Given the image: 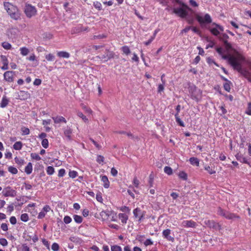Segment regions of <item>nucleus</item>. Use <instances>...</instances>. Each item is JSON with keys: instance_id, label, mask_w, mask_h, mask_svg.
<instances>
[{"instance_id": "52", "label": "nucleus", "mask_w": 251, "mask_h": 251, "mask_svg": "<svg viewBox=\"0 0 251 251\" xmlns=\"http://www.w3.org/2000/svg\"><path fill=\"white\" fill-rule=\"evenodd\" d=\"M41 144L44 148L47 149L49 146L48 140L47 139H43L42 141Z\"/></svg>"}, {"instance_id": "60", "label": "nucleus", "mask_w": 251, "mask_h": 251, "mask_svg": "<svg viewBox=\"0 0 251 251\" xmlns=\"http://www.w3.org/2000/svg\"><path fill=\"white\" fill-rule=\"evenodd\" d=\"M23 135H28L29 134V129L27 127H23L22 128Z\"/></svg>"}, {"instance_id": "50", "label": "nucleus", "mask_w": 251, "mask_h": 251, "mask_svg": "<svg viewBox=\"0 0 251 251\" xmlns=\"http://www.w3.org/2000/svg\"><path fill=\"white\" fill-rule=\"evenodd\" d=\"M31 157L36 160L39 161L41 159V157L37 153H31Z\"/></svg>"}, {"instance_id": "51", "label": "nucleus", "mask_w": 251, "mask_h": 251, "mask_svg": "<svg viewBox=\"0 0 251 251\" xmlns=\"http://www.w3.org/2000/svg\"><path fill=\"white\" fill-rule=\"evenodd\" d=\"M69 176L71 178H75L77 176V172L75 171H71L69 172Z\"/></svg>"}, {"instance_id": "38", "label": "nucleus", "mask_w": 251, "mask_h": 251, "mask_svg": "<svg viewBox=\"0 0 251 251\" xmlns=\"http://www.w3.org/2000/svg\"><path fill=\"white\" fill-rule=\"evenodd\" d=\"M47 173L49 175H52L54 173V169L52 166H48L46 169Z\"/></svg>"}, {"instance_id": "29", "label": "nucleus", "mask_w": 251, "mask_h": 251, "mask_svg": "<svg viewBox=\"0 0 251 251\" xmlns=\"http://www.w3.org/2000/svg\"><path fill=\"white\" fill-rule=\"evenodd\" d=\"M23 147V144L20 141H17L13 145V148L15 150H20L22 149Z\"/></svg>"}, {"instance_id": "57", "label": "nucleus", "mask_w": 251, "mask_h": 251, "mask_svg": "<svg viewBox=\"0 0 251 251\" xmlns=\"http://www.w3.org/2000/svg\"><path fill=\"white\" fill-rule=\"evenodd\" d=\"M59 247L57 243H54L52 244V245L51 246V249L53 251H58L59 250Z\"/></svg>"}, {"instance_id": "31", "label": "nucleus", "mask_w": 251, "mask_h": 251, "mask_svg": "<svg viewBox=\"0 0 251 251\" xmlns=\"http://www.w3.org/2000/svg\"><path fill=\"white\" fill-rule=\"evenodd\" d=\"M226 80V82L224 84V88L226 91L228 92H229L231 89L230 84L231 82L229 81H227L226 79H225Z\"/></svg>"}, {"instance_id": "1", "label": "nucleus", "mask_w": 251, "mask_h": 251, "mask_svg": "<svg viewBox=\"0 0 251 251\" xmlns=\"http://www.w3.org/2000/svg\"><path fill=\"white\" fill-rule=\"evenodd\" d=\"M216 50L223 59L228 61L234 69L237 70L242 76L251 82V72L242 66V62L245 60V57L242 54L238 52L232 55L225 54L224 50L222 48H218Z\"/></svg>"}, {"instance_id": "61", "label": "nucleus", "mask_w": 251, "mask_h": 251, "mask_svg": "<svg viewBox=\"0 0 251 251\" xmlns=\"http://www.w3.org/2000/svg\"><path fill=\"white\" fill-rule=\"evenodd\" d=\"M65 174V170L64 169H61L58 171V176L62 177Z\"/></svg>"}, {"instance_id": "37", "label": "nucleus", "mask_w": 251, "mask_h": 251, "mask_svg": "<svg viewBox=\"0 0 251 251\" xmlns=\"http://www.w3.org/2000/svg\"><path fill=\"white\" fill-rule=\"evenodd\" d=\"M15 161L17 164H18L20 166L23 165L25 163L24 159H22L20 157H16L15 158Z\"/></svg>"}, {"instance_id": "13", "label": "nucleus", "mask_w": 251, "mask_h": 251, "mask_svg": "<svg viewBox=\"0 0 251 251\" xmlns=\"http://www.w3.org/2000/svg\"><path fill=\"white\" fill-rule=\"evenodd\" d=\"M114 53L108 50H106V52L104 54L99 56V58L104 61H106L114 57Z\"/></svg>"}, {"instance_id": "17", "label": "nucleus", "mask_w": 251, "mask_h": 251, "mask_svg": "<svg viewBox=\"0 0 251 251\" xmlns=\"http://www.w3.org/2000/svg\"><path fill=\"white\" fill-rule=\"evenodd\" d=\"M235 157L237 160L241 163L250 164L249 159L247 157H244L243 154L240 153H238L235 155Z\"/></svg>"}, {"instance_id": "42", "label": "nucleus", "mask_w": 251, "mask_h": 251, "mask_svg": "<svg viewBox=\"0 0 251 251\" xmlns=\"http://www.w3.org/2000/svg\"><path fill=\"white\" fill-rule=\"evenodd\" d=\"M82 108L85 111V112L86 113H88L89 114H93V111L91 110V109L89 107H87L86 105L82 104Z\"/></svg>"}, {"instance_id": "19", "label": "nucleus", "mask_w": 251, "mask_h": 251, "mask_svg": "<svg viewBox=\"0 0 251 251\" xmlns=\"http://www.w3.org/2000/svg\"><path fill=\"white\" fill-rule=\"evenodd\" d=\"M171 230L169 229H167L163 230L162 232L163 236L164 238L166 239L167 240L169 241L174 242V237L171 236L170 235L171 234Z\"/></svg>"}, {"instance_id": "15", "label": "nucleus", "mask_w": 251, "mask_h": 251, "mask_svg": "<svg viewBox=\"0 0 251 251\" xmlns=\"http://www.w3.org/2000/svg\"><path fill=\"white\" fill-rule=\"evenodd\" d=\"M64 135L66 138V139L68 141L72 140V136L71 135L72 134L73 130L71 128V127L67 126L66 127L64 128Z\"/></svg>"}, {"instance_id": "35", "label": "nucleus", "mask_w": 251, "mask_h": 251, "mask_svg": "<svg viewBox=\"0 0 251 251\" xmlns=\"http://www.w3.org/2000/svg\"><path fill=\"white\" fill-rule=\"evenodd\" d=\"M178 176L179 178L184 180H186L187 179V175L183 171H181L179 173Z\"/></svg>"}, {"instance_id": "9", "label": "nucleus", "mask_w": 251, "mask_h": 251, "mask_svg": "<svg viewBox=\"0 0 251 251\" xmlns=\"http://www.w3.org/2000/svg\"><path fill=\"white\" fill-rule=\"evenodd\" d=\"M204 224L210 228H213L215 230H220L222 228L221 226L213 220H205L204 221Z\"/></svg>"}, {"instance_id": "30", "label": "nucleus", "mask_w": 251, "mask_h": 251, "mask_svg": "<svg viewBox=\"0 0 251 251\" xmlns=\"http://www.w3.org/2000/svg\"><path fill=\"white\" fill-rule=\"evenodd\" d=\"M76 114L79 117L81 118L84 122L87 123L88 122V119L81 112L77 111Z\"/></svg>"}, {"instance_id": "3", "label": "nucleus", "mask_w": 251, "mask_h": 251, "mask_svg": "<svg viewBox=\"0 0 251 251\" xmlns=\"http://www.w3.org/2000/svg\"><path fill=\"white\" fill-rule=\"evenodd\" d=\"M217 214L221 216L225 217L226 219L232 221H235L240 218L238 215L224 210L221 207L218 208Z\"/></svg>"}, {"instance_id": "26", "label": "nucleus", "mask_w": 251, "mask_h": 251, "mask_svg": "<svg viewBox=\"0 0 251 251\" xmlns=\"http://www.w3.org/2000/svg\"><path fill=\"white\" fill-rule=\"evenodd\" d=\"M9 100L6 96H3L0 103V107L1 108L5 107L8 104Z\"/></svg>"}, {"instance_id": "48", "label": "nucleus", "mask_w": 251, "mask_h": 251, "mask_svg": "<svg viewBox=\"0 0 251 251\" xmlns=\"http://www.w3.org/2000/svg\"><path fill=\"white\" fill-rule=\"evenodd\" d=\"M204 169L210 175L214 174L216 173V171L213 170L209 166H205Z\"/></svg>"}, {"instance_id": "2", "label": "nucleus", "mask_w": 251, "mask_h": 251, "mask_svg": "<svg viewBox=\"0 0 251 251\" xmlns=\"http://www.w3.org/2000/svg\"><path fill=\"white\" fill-rule=\"evenodd\" d=\"M4 7L11 18L16 20L20 19V14L16 6L9 2H4Z\"/></svg>"}, {"instance_id": "21", "label": "nucleus", "mask_w": 251, "mask_h": 251, "mask_svg": "<svg viewBox=\"0 0 251 251\" xmlns=\"http://www.w3.org/2000/svg\"><path fill=\"white\" fill-rule=\"evenodd\" d=\"M101 181L103 183V186L105 188H109L110 182L106 176H100Z\"/></svg>"}, {"instance_id": "28", "label": "nucleus", "mask_w": 251, "mask_h": 251, "mask_svg": "<svg viewBox=\"0 0 251 251\" xmlns=\"http://www.w3.org/2000/svg\"><path fill=\"white\" fill-rule=\"evenodd\" d=\"M21 54L23 56H26L29 52V50L26 47H22L20 49Z\"/></svg>"}, {"instance_id": "23", "label": "nucleus", "mask_w": 251, "mask_h": 251, "mask_svg": "<svg viewBox=\"0 0 251 251\" xmlns=\"http://www.w3.org/2000/svg\"><path fill=\"white\" fill-rule=\"evenodd\" d=\"M57 55L58 57L64 58H68L70 56L69 52L65 51H60L57 52Z\"/></svg>"}, {"instance_id": "25", "label": "nucleus", "mask_w": 251, "mask_h": 251, "mask_svg": "<svg viewBox=\"0 0 251 251\" xmlns=\"http://www.w3.org/2000/svg\"><path fill=\"white\" fill-rule=\"evenodd\" d=\"M32 164L29 162L27 166L25 167V172L27 175H30L32 172Z\"/></svg>"}, {"instance_id": "16", "label": "nucleus", "mask_w": 251, "mask_h": 251, "mask_svg": "<svg viewBox=\"0 0 251 251\" xmlns=\"http://www.w3.org/2000/svg\"><path fill=\"white\" fill-rule=\"evenodd\" d=\"M30 97V94L26 91H20L17 96V99L21 100H25Z\"/></svg>"}, {"instance_id": "56", "label": "nucleus", "mask_w": 251, "mask_h": 251, "mask_svg": "<svg viewBox=\"0 0 251 251\" xmlns=\"http://www.w3.org/2000/svg\"><path fill=\"white\" fill-rule=\"evenodd\" d=\"M206 60H207V62L208 64L212 65V64H214L216 66H218V64L214 61V60L212 58H211L210 57H208L207 58Z\"/></svg>"}, {"instance_id": "43", "label": "nucleus", "mask_w": 251, "mask_h": 251, "mask_svg": "<svg viewBox=\"0 0 251 251\" xmlns=\"http://www.w3.org/2000/svg\"><path fill=\"white\" fill-rule=\"evenodd\" d=\"M45 58L49 61H52L54 60L55 56L52 54L49 53L45 55Z\"/></svg>"}, {"instance_id": "14", "label": "nucleus", "mask_w": 251, "mask_h": 251, "mask_svg": "<svg viewBox=\"0 0 251 251\" xmlns=\"http://www.w3.org/2000/svg\"><path fill=\"white\" fill-rule=\"evenodd\" d=\"M4 79L7 82H12L14 81V72L7 71L3 74Z\"/></svg>"}, {"instance_id": "27", "label": "nucleus", "mask_w": 251, "mask_h": 251, "mask_svg": "<svg viewBox=\"0 0 251 251\" xmlns=\"http://www.w3.org/2000/svg\"><path fill=\"white\" fill-rule=\"evenodd\" d=\"M189 162L192 165H195L196 166H199V160L196 157H191L189 159Z\"/></svg>"}, {"instance_id": "18", "label": "nucleus", "mask_w": 251, "mask_h": 251, "mask_svg": "<svg viewBox=\"0 0 251 251\" xmlns=\"http://www.w3.org/2000/svg\"><path fill=\"white\" fill-rule=\"evenodd\" d=\"M181 226L184 227H195L196 223L192 220H185L182 222Z\"/></svg>"}, {"instance_id": "33", "label": "nucleus", "mask_w": 251, "mask_h": 251, "mask_svg": "<svg viewBox=\"0 0 251 251\" xmlns=\"http://www.w3.org/2000/svg\"><path fill=\"white\" fill-rule=\"evenodd\" d=\"M73 218L75 222L77 224H80L82 222V217L79 215H74Z\"/></svg>"}, {"instance_id": "62", "label": "nucleus", "mask_w": 251, "mask_h": 251, "mask_svg": "<svg viewBox=\"0 0 251 251\" xmlns=\"http://www.w3.org/2000/svg\"><path fill=\"white\" fill-rule=\"evenodd\" d=\"M14 210V205L13 204H11L9 205L7 208V211L9 213H11Z\"/></svg>"}, {"instance_id": "24", "label": "nucleus", "mask_w": 251, "mask_h": 251, "mask_svg": "<svg viewBox=\"0 0 251 251\" xmlns=\"http://www.w3.org/2000/svg\"><path fill=\"white\" fill-rule=\"evenodd\" d=\"M119 219L123 224H126L128 220V216L125 213H120L118 215Z\"/></svg>"}, {"instance_id": "36", "label": "nucleus", "mask_w": 251, "mask_h": 251, "mask_svg": "<svg viewBox=\"0 0 251 251\" xmlns=\"http://www.w3.org/2000/svg\"><path fill=\"white\" fill-rule=\"evenodd\" d=\"M93 5L95 8L97 9L98 10L100 11L102 10V5L101 3L99 1H94L93 2Z\"/></svg>"}, {"instance_id": "12", "label": "nucleus", "mask_w": 251, "mask_h": 251, "mask_svg": "<svg viewBox=\"0 0 251 251\" xmlns=\"http://www.w3.org/2000/svg\"><path fill=\"white\" fill-rule=\"evenodd\" d=\"M2 193L4 197H14L16 196V192L10 187L3 189Z\"/></svg>"}, {"instance_id": "45", "label": "nucleus", "mask_w": 251, "mask_h": 251, "mask_svg": "<svg viewBox=\"0 0 251 251\" xmlns=\"http://www.w3.org/2000/svg\"><path fill=\"white\" fill-rule=\"evenodd\" d=\"M122 50L123 52L126 55H128L130 53V50L128 46H125L123 47L122 48Z\"/></svg>"}, {"instance_id": "64", "label": "nucleus", "mask_w": 251, "mask_h": 251, "mask_svg": "<svg viewBox=\"0 0 251 251\" xmlns=\"http://www.w3.org/2000/svg\"><path fill=\"white\" fill-rule=\"evenodd\" d=\"M246 113L249 115H251V102L248 103V110L246 112Z\"/></svg>"}, {"instance_id": "53", "label": "nucleus", "mask_w": 251, "mask_h": 251, "mask_svg": "<svg viewBox=\"0 0 251 251\" xmlns=\"http://www.w3.org/2000/svg\"><path fill=\"white\" fill-rule=\"evenodd\" d=\"M96 199L99 202L102 203L103 199L102 197V194L100 192H99L97 194Z\"/></svg>"}, {"instance_id": "40", "label": "nucleus", "mask_w": 251, "mask_h": 251, "mask_svg": "<svg viewBox=\"0 0 251 251\" xmlns=\"http://www.w3.org/2000/svg\"><path fill=\"white\" fill-rule=\"evenodd\" d=\"M165 84L161 83L158 85L157 92L161 94L164 90Z\"/></svg>"}, {"instance_id": "54", "label": "nucleus", "mask_w": 251, "mask_h": 251, "mask_svg": "<svg viewBox=\"0 0 251 251\" xmlns=\"http://www.w3.org/2000/svg\"><path fill=\"white\" fill-rule=\"evenodd\" d=\"M63 221L65 224H68L72 222V218L70 216H65L64 218Z\"/></svg>"}, {"instance_id": "34", "label": "nucleus", "mask_w": 251, "mask_h": 251, "mask_svg": "<svg viewBox=\"0 0 251 251\" xmlns=\"http://www.w3.org/2000/svg\"><path fill=\"white\" fill-rule=\"evenodd\" d=\"M2 47L5 50H9L12 48L11 45L7 42H4L1 44Z\"/></svg>"}, {"instance_id": "58", "label": "nucleus", "mask_w": 251, "mask_h": 251, "mask_svg": "<svg viewBox=\"0 0 251 251\" xmlns=\"http://www.w3.org/2000/svg\"><path fill=\"white\" fill-rule=\"evenodd\" d=\"M104 159V158L103 156L99 155L97 156V161L100 164V163L103 162Z\"/></svg>"}, {"instance_id": "11", "label": "nucleus", "mask_w": 251, "mask_h": 251, "mask_svg": "<svg viewBox=\"0 0 251 251\" xmlns=\"http://www.w3.org/2000/svg\"><path fill=\"white\" fill-rule=\"evenodd\" d=\"M219 39L224 42V44L227 50H229L231 48V46L229 43L228 42L227 39H228V36L224 33H221L220 35L218 36Z\"/></svg>"}, {"instance_id": "10", "label": "nucleus", "mask_w": 251, "mask_h": 251, "mask_svg": "<svg viewBox=\"0 0 251 251\" xmlns=\"http://www.w3.org/2000/svg\"><path fill=\"white\" fill-rule=\"evenodd\" d=\"M133 213L135 218H138V222H141L145 215L146 212L137 207L133 210Z\"/></svg>"}, {"instance_id": "46", "label": "nucleus", "mask_w": 251, "mask_h": 251, "mask_svg": "<svg viewBox=\"0 0 251 251\" xmlns=\"http://www.w3.org/2000/svg\"><path fill=\"white\" fill-rule=\"evenodd\" d=\"M0 60L1 61L2 63V64H8V60L7 59V58L6 56L3 55H1L0 56Z\"/></svg>"}, {"instance_id": "41", "label": "nucleus", "mask_w": 251, "mask_h": 251, "mask_svg": "<svg viewBox=\"0 0 251 251\" xmlns=\"http://www.w3.org/2000/svg\"><path fill=\"white\" fill-rule=\"evenodd\" d=\"M164 172L168 175H171L173 174L172 169L168 166L165 167L164 169Z\"/></svg>"}, {"instance_id": "49", "label": "nucleus", "mask_w": 251, "mask_h": 251, "mask_svg": "<svg viewBox=\"0 0 251 251\" xmlns=\"http://www.w3.org/2000/svg\"><path fill=\"white\" fill-rule=\"evenodd\" d=\"M173 2H176L180 6H185L187 8V5L184 3L182 0H173Z\"/></svg>"}, {"instance_id": "20", "label": "nucleus", "mask_w": 251, "mask_h": 251, "mask_svg": "<svg viewBox=\"0 0 251 251\" xmlns=\"http://www.w3.org/2000/svg\"><path fill=\"white\" fill-rule=\"evenodd\" d=\"M112 211L109 210L102 211L100 213V216L102 220H106L108 219L109 217L111 215Z\"/></svg>"}, {"instance_id": "22", "label": "nucleus", "mask_w": 251, "mask_h": 251, "mask_svg": "<svg viewBox=\"0 0 251 251\" xmlns=\"http://www.w3.org/2000/svg\"><path fill=\"white\" fill-rule=\"evenodd\" d=\"M52 118L54 122L56 124H58L61 122L66 123L67 122L66 119L63 117L61 116L53 117Z\"/></svg>"}, {"instance_id": "7", "label": "nucleus", "mask_w": 251, "mask_h": 251, "mask_svg": "<svg viewBox=\"0 0 251 251\" xmlns=\"http://www.w3.org/2000/svg\"><path fill=\"white\" fill-rule=\"evenodd\" d=\"M25 12L28 18H31L36 14L37 10L34 6L27 4L25 6Z\"/></svg>"}, {"instance_id": "4", "label": "nucleus", "mask_w": 251, "mask_h": 251, "mask_svg": "<svg viewBox=\"0 0 251 251\" xmlns=\"http://www.w3.org/2000/svg\"><path fill=\"white\" fill-rule=\"evenodd\" d=\"M189 92L192 99L199 102L201 99L202 91L195 86H191L189 88Z\"/></svg>"}, {"instance_id": "8", "label": "nucleus", "mask_w": 251, "mask_h": 251, "mask_svg": "<svg viewBox=\"0 0 251 251\" xmlns=\"http://www.w3.org/2000/svg\"><path fill=\"white\" fill-rule=\"evenodd\" d=\"M197 21L201 24H209L212 23V19L209 14H206L204 17L197 15L196 17Z\"/></svg>"}, {"instance_id": "39", "label": "nucleus", "mask_w": 251, "mask_h": 251, "mask_svg": "<svg viewBox=\"0 0 251 251\" xmlns=\"http://www.w3.org/2000/svg\"><path fill=\"white\" fill-rule=\"evenodd\" d=\"M21 220L23 222H26L28 221L29 217L27 214L24 213L21 215Z\"/></svg>"}, {"instance_id": "5", "label": "nucleus", "mask_w": 251, "mask_h": 251, "mask_svg": "<svg viewBox=\"0 0 251 251\" xmlns=\"http://www.w3.org/2000/svg\"><path fill=\"white\" fill-rule=\"evenodd\" d=\"M207 29L213 35L217 37H218L220 35L221 32L224 31L223 26L215 23H212L207 27Z\"/></svg>"}, {"instance_id": "6", "label": "nucleus", "mask_w": 251, "mask_h": 251, "mask_svg": "<svg viewBox=\"0 0 251 251\" xmlns=\"http://www.w3.org/2000/svg\"><path fill=\"white\" fill-rule=\"evenodd\" d=\"M191 9L187 5V8L185 6H180L179 7H174L173 8V13L177 15L181 18H186L188 15V10Z\"/></svg>"}, {"instance_id": "47", "label": "nucleus", "mask_w": 251, "mask_h": 251, "mask_svg": "<svg viewBox=\"0 0 251 251\" xmlns=\"http://www.w3.org/2000/svg\"><path fill=\"white\" fill-rule=\"evenodd\" d=\"M8 171L12 174L15 175L18 173V170L14 167L10 166L8 167Z\"/></svg>"}, {"instance_id": "59", "label": "nucleus", "mask_w": 251, "mask_h": 251, "mask_svg": "<svg viewBox=\"0 0 251 251\" xmlns=\"http://www.w3.org/2000/svg\"><path fill=\"white\" fill-rule=\"evenodd\" d=\"M22 251H30L29 248L27 246L26 244H23L21 247Z\"/></svg>"}, {"instance_id": "55", "label": "nucleus", "mask_w": 251, "mask_h": 251, "mask_svg": "<svg viewBox=\"0 0 251 251\" xmlns=\"http://www.w3.org/2000/svg\"><path fill=\"white\" fill-rule=\"evenodd\" d=\"M0 244L2 246L5 247L8 245V242L7 240L5 238H0Z\"/></svg>"}, {"instance_id": "32", "label": "nucleus", "mask_w": 251, "mask_h": 251, "mask_svg": "<svg viewBox=\"0 0 251 251\" xmlns=\"http://www.w3.org/2000/svg\"><path fill=\"white\" fill-rule=\"evenodd\" d=\"M175 119L176 123L181 126L184 127L185 126V125L182 121L180 119L179 116L177 115V114H176L175 115Z\"/></svg>"}, {"instance_id": "63", "label": "nucleus", "mask_w": 251, "mask_h": 251, "mask_svg": "<svg viewBox=\"0 0 251 251\" xmlns=\"http://www.w3.org/2000/svg\"><path fill=\"white\" fill-rule=\"evenodd\" d=\"M1 228L2 230L6 231L8 230V226L6 223H2L1 225Z\"/></svg>"}, {"instance_id": "44", "label": "nucleus", "mask_w": 251, "mask_h": 251, "mask_svg": "<svg viewBox=\"0 0 251 251\" xmlns=\"http://www.w3.org/2000/svg\"><path fill=\"white\" fill-rule=\"evenodd\" d=\"M111 251H122V248L118 245H113L111 246Z\"/></svg>"}]
</instances>
